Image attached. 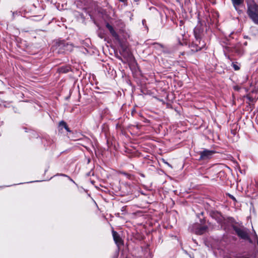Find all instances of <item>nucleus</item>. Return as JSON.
<instances>
[{"instance_id":"obj_24","label":"nucleus","mask_w":258,"mask_h":258,"mask_svg":"<svg viewBox=\"0 0 258 258\" xmlns=\"http://www.w3.org/2000/svg\"><path fill=\"white\" fill-rule=\"evenodd\" d=\"M119 22V23H120V24L122 25V28L123 27H124V24H123V23L122 22H121V21H119V22Z\"/></svg>"},{"instance_id":"obj_20","label":"nucleus","mask_w":258,"mask_h":258,"mask_svg":"<svg viewBox=\"0 0 258 258\" xmlns=\"http://www.w3.org/2000/svg\"><path fill=\"white\" fill-rule=\"evenodd\" d=\"M228 196H229V198L231 199H232L233 201H235V202L236 201L235 198L233 195L228 194Z\"/></svg>"},{"instance_id":"obj_19","label":"nucleus","mask_w":258,"mask_h":258,"mask_svg":"<svg viewBox=\"0 0 258 258\" xmlns=\"http://www.w3.org/2000/svg\"><path fill=\"white\" fill-rule=\"evenodd\" d=\"M184 22L182 20L179 21V26L180 27V29H182V27L183 26Z\"/></svg>"},{"instance_id":"obj_7","label":"nucleus","mask_w":258,"mask_h":258,"mask_svg":"<svg viewBox=\"0 0 258 258\" xmlns=\"http://www.w3.org/2000/svg\"><path fill=\"white\" fill-rule=\"evenodd\" d=\"M106 28L108 29L110 33L114 39L117 41L119 40V36L114 30L113 27L109 23L106 24Z\"/></svg>"},{"instance_id":"obj_16","label":"nucleus","mask_w":258,"mask_h":258,"mask_svg":"<svg viewBox=\"0 0 258 258\" xmlns=\"http://www.w3.org/2000/svg\"><path fill=\"white\" fill-rule=\"evenodd\" d=\"M153 45L154 46L155 48L158 49L159 48H163V46L161 44L155 42L153 43Z\"/></svg>"},{"instance_id":"obj_25","label":"nucleus","mask_w":258,"mask_h":258,"mask_svg":"<svg viewBox=\"0 0 258 258\" xmlns=\"http://www.w3.org/2000/svg\"><path fill=\"white\" fill-rule=\"evenodd\" d=\"M60 175L62 176H64V177H68V176L67 175L64 174H60Z\"/></svg>"},{"instance_id":"obj_2","label":"nucleus","mask_w":258,"mask_h":258,"mask_svg":"<svg viewBox=\"0 0 258 258\" xmlns=\"http://www.w3.org/2000/svg\"><path fill=\"white\" fill-rule=\"evenodd\" d=\"M232 228L239 238L243 240H247L249 243H253V241L249 237L248 230L246 228L234 225H232Z\"/></svg>"},{"instance_id":"obj_22","label":"nucleus","mask_w":258,"mask_h":258,"mask_svg":"<svg viewBox=\"0 0 258 258\" xmlns=\"http://www.w3.org/2000/svg\"><path fill=\"white\" fill-rule=\"evenodd\" d=\"M64 128L68 132H70L71 131L70 130V128H69L68 126L67 125V126H65Z\"/></svg>"},{"instance_id":"obj_21","label":"nucleus","mask_w":258,"mask_h":258,"mask_svg":"<svg viewBox=\"0 0 258 258\" xmlns=\"http://www.w3.org/2000/svg\"><path fill=\"white\" fill-rule=\"evenodd\" d=\"M121 50H122V52L127 51V49L125 46H123L122 45H121Z\"/></svg>"},{"instance_id":"obj_11","label":"nucleus","mask_w":258,"mask_h":258,"mask_svg":"<svg viewBox=\"0 0 258 258\" xmlns=\"http://www.w3.org/2000/svg\"><path fill=\"white\" fill-rule=\"evenodd\" d=\"M215 218L216 219V220L217 221V223L219 224H222L223 221H224V218L221 215V214L219 213H217L215 214Z\"/></svg>"},{"instance_id":"obj_10","label":"nucleus","mask_w":258,"mask_h":258,"mask_svg":"<svg viewBox=\"0 0 258 258\" xmlns=\"http://www.w3.org/2000/svg\"><path fill=\"white\" fill-rule=\"evenodd\" d=\"M112 236L113 237V239L116 244L118 245L121 243V239L119 235L118 234V233L116 232L113 231H112Z\"/></svg>"},{"instance_id":"obj_13","label":"nucleus","mask_w":258,"mask_h":258,"mask_svg":"<svg viewBox=\"0 0 258 258\" xmlns=\"http://www.w3.org/2000/svg\"><path fill=\"white\" fill-rule=\"evenodd\" d=\"M207 229V227L206 226H201L199 228V230L198 232L199 234H202L204 232H205Z\"/></svg>"},{"instance_id":"obj_26","label":"nucleus","mask_w":258,"mask_h":258,"mask_svg":"<svg viewBox=\"0 0 258 258\" xmlns=\"http://www.w3.org/2000/svg\"><path fill=\"white\" fill-rule=\"evenodd\" d=\"M146 23V20H142V23L144 25L145 23Z\"/></svg>"},{"instance_id":"obj_6","label":"nucleus","mask_w":258,"mask_h":258,"mask_svg":"<svg viewBox=\"0 0 258 258\" xmlns=\"http://www.w3.org/2000/svg\"><path fill=\"white\" fill-rule=\"evenodd\" d=\"M214 153H215V152L213 150L205 149L200 152V157L199 160L209 159L212 158Z\"/></svg>"},{"instance_id":"obj_1","label":"nucleus","mask_w":258,"mask_h":258,"mask_svg":"<svg viewBox=\"0 0 258 258\" xmlns=\"http://www.w3.org/2000/svg\"><path fill=\"white\" fill-rule=\"evenodd\" d=\"M247 14L253 22L258 25V5L253 1L247 3Z\"/></svg>"},{"instance_id":"obj_30","label":"nucleus","mask_w":258,"mask_h":258,"mask_svg":"<svg viewBox=\"0 0 258 258\" xmlns=\"http://www.w3.org/2000/svg\"><path fill=\"white\" fill-rule=\"evenodd\" d=\"M121 2H124L125 0H119Z\"/></svg>"},{"instance_id":"obj_12","label":"nucleus","mask_w":258,"mask_h":258,"mask_svg":"<svg viewBox=\"0 0 258 258\" xmlns=\"http://www.w3.org/2000/svg\"><path fill=\"white\" fill-rule=\"evenodd\" d=\"M232 1L235 9L237 11V7L242 4L243 0H232Z\"/></svg>"},{"instance_id":"obj_28","label":"nucleus","mask_w":258,"mask_h":258,"mask_svg":"<svg viewBox=\"0 0 258 258\" xmlns=\"http://www.w3.org/2000/svg\"><path fill=\"white\" fill-rule=\"evenodd\" d=\"M165 163L166 164L169 166L171 167V165L167 162H165Z\"/></svg>"},{"instance_id":"obj_4","label":"nucleus","mask_w":258,"mask_h":258,"mask_svg":"<svg viewBox=\"0 0 258 258\" xmlns=\"http://www.w3.org/2000/svg\"><path fill=\"white\" fill-rule=\"evenodd\" d=\"M206 42L204 40L195 38L189 44V47L191 51L196 52L204 48L206 46Z\"/></svg>"},{"instance_id":"obj_5","label":"nucleus","mask_w":258,"mask_h":258,"mask_svg":"<svg viewBox=\"0 0 258 258\" xmlns=\"http://www.w3.org/2000/svg\"><path fill=\"white\" fill-rule=\"evenodd\" d=\"M195 38L203 40L204 28L201 24H198L194 30Z\"/></svg>"},{"instance_id":"obj_9","label":"nucleus","mask_w":258,"mask_h":258,"mask_svg":"<svg viewBox=\"0 0 258 258\" xmlns=\"http://www.w3.org/2000/svg\"><path fill=\"white\" fill-rule=\"evenodd\" d=\"M252 255L249 252H243L236 253L234 255V258H251Z\"/></svg>"},{"instance_id":"obj_17","label":"nucleus","mask_w":258,"mask_h":258,"mask_svg":"<svg viewBox=\"0 0 258 258\" xmlns=\"http://www.w3.org/2000/svg\"><path fill=\"white\" fill-rule=\"evenodd\" d=\"M232 66L233 68L235 71H238L240 69L238 65H237L236 64H235L234 62H232Z\"/></svg>"},{"instance_id":"obj_15","label":"nucleus","mask_w":258,"mask_h":258,"mask_svg":"<svg viewBox=\"0 0 258 258\" xmlns=\"http://www.w3.org/2000/svg\"><path fill=\"white\" fill-rule=\"evenodd\" d=\"M65 126H67V123L66 122H64V121H61L59 123V127L61 129V130H62L63 128H64Z\"/></svg>"},{"instance_id":"obj_32","label":"nucleus","mask_w":258,"mask_h":258,"mask_svg":"<svg viewBox=\"0 0 258 258\" xmlns=\"http://www.w3.org/2000/svg\"><path fill=\"white\" fill-rule=\"evenodd\" d=\"M179 43L180 44V45H182V44L180 42H179Z\"/></svg>"},{"instance_id":"obj_18","label":"nucleus","mask_w":258,"mask_h":258,"mask_svg":"<svg viewBox=\"0 0 258 258\" xmlns=\"http://www.w3.org/2000/svg\"><path fill=\"white\" fill-rule=\"evenodd\" d=\"M254 240L256 242V243H257V248H258V237L256 234V233L254 232Z\"/></svg>"},{"instance_id":"obj_14","label":"nucleus","mask_w":258,"mask_h":258,"mask_svg":"<svg viewBox=\"0 0 258 258\" xmlns=\"http://www.w3.org/2000/svg\"><path fill=\"white\" fill-rule=\"evenodd\" d=\"M58 70H59V73H66L68 72L69 69L67 68L61 67V68H59Z\"/></svg>"},{"instance_id":"obj_27","label":"nucleus","mask_w":258,"mask_h":258,"mask_svg":"<svg viewBox=\"0 0 258 258\" xmlns=\"http://www.w3.org/2000/svg\"><path fill=\"white\" fill-rule=\"evenodd\" d=\"M234 89H235V90H239V88H238V87H234Z\"/></svg>"},{"instance_id":"obj_31","label":"nucleus","mask_w":258,"mask_h":258,"mask_svg":"<svg viewBox=\"0 0 258 258\" xmlns=\"http://www.w3.org/2000/svg\"><path fill=\"white\" fill-rule=\"evenodd\" d=\"M185 34V32L184 33V34H181L182 36H183Z\"/></svg>"},{"instance_id":"obj_3","label":"nucleus","mask_w":258,"mask_h":258,"mask_svg":"<svg viewBox=\"0 0 258 258\" xmlns=\"http://www.w3.org/2000/svg\"><path fill=\"white\" fill-rule=\"evenodd\" d=\"M56 50L58 53H62L71 52L73 49V45L71 43L66 42L64 40L59 41L56 42Z\"/></svg>"},{"instance_id":"obj_8","label":"nucleus","mask_w":258,"mask_h":258,"mask_svg":"<svg viewBox=\"0 0 258 258\" xmlns=\"http://www.w3.org/2000/svg\"><path fill=\"white\" fill-rule=\"evenodd\" d=\"M106 28L108 29L110 33L114 39L117 41L119 40V36L114 30L113 27L109 23L106 24Z\"/></svg>"},{"instance_id":"obj_23","label":"nucleus","mask_w":258,"mask_h":258,"mask_svg":"<svg viewBox=\"0 0 258 258\" xmlns=\"http://www.w3.org/2000/svg\"><path fill=\"white\" fill-rule=\"evenodd\" d=\"M68 178L70 181H71L74 183H76L75 182L70 176H68Z\"/></svg>"},{"instance_id":"obj_29","label":"nucleus","mask_w":258,"mask_h":258,"mask_svg":"<svg viewBox=\"0 0 258 258\" xmlns=\"http://www.w3.org/2000/svg\"><path fill=\"white\" fill-rule=\"evenodd\" d=\"M165 163L166 164L169 166L171 167V165L167 162H165Z\"/></svg>"}]
</instances>
